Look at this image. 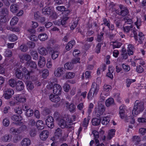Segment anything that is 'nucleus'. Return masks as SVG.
I'll use <instances>...</instances> for the list:
<instances>
[{"instance_id": "nucleus-36", "label": "nucleus", "mask_w": 146, "mask_h": 146, "mask_svg": "<svg viewBox=\"0 0 146 146\" xmlns=\"http://www.w3.org/2000/svg\"><path fill=\"white\" fill-rule=\"evenodd\" d=\"M128 54L126 50L124 48H122L121 50V55L123 58L125 59H127L128 58Z\"/></svg>"}, {"instance_id": "nucleus-46", "label": "nucleus", "mask_w": 146, "mask_h": 146, "mask_svg": "<svg viewBox=\"0 0 146 146\" xmlns=\"http://www.w3.org/2000/svg\"><path fill=\"white\" fill-rule=\"evenodd\" d=\"M73 65L72 62H67L64 65L65 68L67 70H71L73 68Z\"/></svg>"}, {"instance_id": "nucleus-45", "label": "nucleus", "mask_w": 146, "mask_h": 146, "mask_svg": "<svg viewBox=\"0 0 146 146\" xmlns=\"http://www.w3.org/2000/svg\"><path fill=\"white\" fill-rule=\"evenodd\" d=\"M11 139V135H5L3 137L2 140L5 142H7L10 141Z\"/></svg>"}, {"instance_id": "nucleus-52", "label": "nucleus", "mask_w": 146, "mask_h": 146, "mask_svg": "<svg viewBox=\"0 0 146 146\" xmlns=\"http://www.w3.org/2000/svg\"><path fill=\"white\" fill-rule=\"evenodd\" d=\"M76 108V106L73 104H70L68 107L69 111L72 112L75 111Z\"/></svg>"}, {"instance_id": "nucleus-8", "label": "nucleus", "mask_w": 146, "mask_h": 146, "mask_svg": "<svg viewBox=\"0 0 146 146\" xmlns=\"http://www.w3.org/2000/svg\"><path fill=\"white\" fill-rule=\"evenodd\" d=\"M2 15H0V21L1 22H5L6 20V17L9 13L8 10L7 9L3 8L2 10Z\"/></svg>"}, {"instance_id": "nucleus-50", "label": "nucleus", "mask_w": 146, "mask_h": 146, "mask_svg": "<svg viewBox=\"0 0 146 146\" xmlns=\"http://www.w3.org/2000/svg\"><path fill=\"white\" fill-rule=\"evenodd\" d=\"M135 79H127L125 81L127 87V88L129 87L131 84L135 82Z\"/></svg>"}, {"instance_id": "nucleus-47", "label": "nucleus", "mask_w": 146, "mask_h": 146, "mask_svg": "<svg viewBox=\"0 0 146 146\" xmlns=\"http://www.w3.org/2000/svg\"><path fill=\"white\" fill-rule=\"evenodd\" d=\"M89 118H85L83 122L81 123L82 126L85 128L86 127L89 123Z\"/></svg>"}, {"instance_id": "nucleus-54", "label": "nucleus", "mask_w": 146, "mask_h": 146, "mask_svg": "<svg viewBox=\"0 0 146 146\" xmlns=\"http://www.w3.org/2000/svg\"><path fill=\"white\" fill-rule=\"evenodd\" d=\"M55 135H57L58 137H60L62 136V130L60 128H58L56 130L55 132Z\"/></svg>"}, {"instance_id": "nucleus-64", "label": "nucleus", "mask_w": 146, "mask_h": 146, "mask_svg": "<svg viewBox=\"0 0 146 146\" xmlns=\"http://www.w3.org/2000/svg\"><path fill=\"white\" fill-rule=\"evenodd\" d=\"M63 87L64 90L66 92H68L70 88V86L66 82L64 84Z\"/></svg>"}, {"instance_id": "nucleus-48", "label": "nucleus", "mask_w": 146, "mask_h": 146, "mask_svg": "<svg viewBox=\"0 0 146 146\" xmlns=\"http://www.w3.org/2000/svg\"><path fill=\"white\" fill-rule=\"evenodd\" d=\"M31 55L33 58L35 60H37L38 58V54L36 51H33L31 52Z\"/></svg>"}, {"instance_id": "nucleus-63", "label": "nucleus", "mask_w": 146, "mask_h": 146, "mask_svg": "<svg viewBox=\"0 0 146 146\" xmlns=\"http://www.w3.org/2000/svg\"><path fill=\"white\" fill-rule=\"evenodd\" d=\"M28 65L30 67L33 68H36V65L35 63L33 61L31 60H30V62L27 65Z\"/></svg>"}, {"instance_id": "nucleus-51", "label": "nucleus", "mask_w": 146, "mask_h": 146, "mask_svg": "<svg viewBox=\"0 0 146 146\" xmlns=\"http://www.w3.org/2000/svg\"><path fill=\"white\" fill-rule=\"evenodd\" d=\"M27 89L30 90H32L34 88L33 83L30 81L27 82Z\"/></svg>"}, {"instance_id": "nucleus-49", "label": "nucleus", "mask_w": 146, "mask_h": 146, "mask_svg": "<svg viewBox=\"0 0 146 146\" xmlns=\"http://www.w3.org/2000/svg\"><path fill=\"white\" fill-rule=\"evenodd\" d=\"M113 96L115 98L118 103H121V100L120 97L119 93H115L113 94Z\"/></svg>"}, {"instance_id": "nucleus-16", "label": "nucleus", "mask_w": 146, "mask_h": 146, "mask_svg": "<svg viewBox=\"0 0 146 146\" xmlns=\"http://www.w3.org/2000/svg\"><path fill=\"white\" fill-rule=\"evenodd\" d=\"M14 98L16 100L20 102H24L26 101L25 96L24 95L17 94Z\"/></svg>"}, {"instance_id": "nucleus-35", "label": "nucleus", "mask_w": 146, "mask_h": 146, "mask_svg": "<svg viewBox=\"0 0 146 146\" xmlns=\"http://www.w3.org/2000/svg\"><path fill=\"white\" fill-rule=\"evenodd\" d=\"M75 41H70L68 43L66 46V49L67 50H69L70 49L72 48L74 44Z\"/></svg>"}, {"instance_id": "nucleus-27", "label": "nucleus", "mask_w": 146, "mask_h": 146, "mask_svg": "<svg viewBox=\"0 0 146 146\" xmlns=\"http://www.w3.org/2000/svg\"><path fill=\"white\" fill-rule=\"evenodd\" d=\"M46 61L44 57L42 56L40 57L38 63V66L40 68L43 67L45 65Z\"/></svg>"}, {"instance_id": "nucleus-10", "label": "nucleus", "mask_w": 146, "mask_h": 146, "mask_svg": "<svg viewBox=\"0 0 146 146\" xmlns=\"http://www.w3.org/2000/svg\"><path fill=\"white\" fill-rule=\"evenodd\" d=\"M65 70L63 67H58L55 71V76L59 77L63 75L65 72Z\"/></svg>"}, {"instance_id": "nucleus-44", "label": "nucleus", "mask_w": 146, "mask_h": 146, "mask_svg": "<svg viewBox=\"0 0 146 146\" xmlns=\"http://www.w3.org/2000/svg\"><path fill=\"white\" fill-rule=\"evenodd\" d=\"M9 40L11 42H14L17 39V36L15 34H12L8 36Z\"/></svg>"}, {"instance_id": "nucleus-30", "label": "nucleus", "mask_w": 146, "mask_h": 146, "mask_svg": "<svg viewBox=\"0 0 146 146\" xmlns=\"http://www.w3.org/2000/svg\"><path fill=\"white\" fill-rule=\"evenodd\" d=\"M134 28H135V29H136L135 27H133V26L131 25L129 26L124 27L123 29L125 33H128L130 31H131V32L132 33V31L134 29Z\"/></svg>"}, {"instance_id": "nucleus-28", "label": "nucleus", "mask_w": 146, "mask_h": 146, "mask_svg": "<svg viewBox=\"0 0 146 146\" xmlns=\"http://www.w3.org/2000/svg\"><path fill=\"white\" fill-rule=\"evenodd\" d=\"M115 130L111 129L110 130L108 133L106 139L110 140L115 135Z\"/></svg>"}, {"instance_id": "nucleus-53", "label": "nucleus", "mask_w": 146, "mask_h": 146, "mask_svg": "<svg viewBox=\"0 0 146 146\" xmlns=\"http://www.w3.org/2000/svg\"><path fill=\"white\" fill-rule=\"evenodd\" d=\"M26 115L28 117L32 116L33 113V111L31 109H28L25 113Z\"/></svg>"}, {"instance_id": "nucleus-43", "label": "nucleus", "mask_w": 146, "mask_h": 146, "mask_svg": "<svg viewBox=\"0 0 146 146\" xmlns=\"http://www.w3.org/2000/svg\"><path fill=\"white\" fill-rule=\"evenodd\" d=\"M10 133L13 134L18 135L20 134L19 129H16L14 127L11 128L10 130Z\"/></svg>"}, {"instance_id": "nucleus-55", "label": "nucleus", "mask_w": 146, "mask_h": 146, "mask_svg": "<svg viewBox=\"0 0 146 146\" xmlns=\"http://www.w3.org/2000/svg\"><path fill=\"white\" fill-rule=\"evenodd\" d=\"M122 45V44L120 42H115L113 43V48H119Z\"/></svg>"}, {"instance_id": "nucleus-58", "label": "nucleus", "mask_w": 146, "mask_h": 146, "mask_svg": "<svg viewBox=\"0 0 146 146\" xmlns=\"http://www.w3.org/2000/svg\"><path fill=\"white\" fill-rule=\"evenodd\" d=\"M27 46L28 48H33L35 46V43L31 41L28 42L27 44Z\"/></svg>"}, {"instance_id": "nucleus-37", "label": "nucleus", "mask_w": 146, "mask_h": 146, "mask_svg": "<svg viewBox=\"0 0 146 146\" xmlns=\"http://www.w3.org/2000/svg\"><path fill=\"white\" fill-rule=\"evenodd\" d=\"M19 19L17 17H13L11 20L10 24L11 26H14L16 25Z\"/></svg>"}, {"instance_id": "nucleus-33", "label": "nucleus", "mask_w": 146, "mask_h": 146, "mask_svg": "<svg viewBox=\"0 0 146 146\" xmlns=\"http://www.w3.org/2000/svg\"><path fill=\"white\" fill-rule=\"evenodd\" d=\"M17 82L15 79L11 78L9 80L8 83L10 86L12 87H14L16 86Z\"/></svg>"}, {"instance_id": "nucleus-59", "label": "nucleus", "mask_w": 146, "mask_h": 146, "mask_svg": "<svg viewBox=\"0 0 146 146\" xmlns=\"http://www.w3.org/2000/svg\"><path fill=\"white\" fill-rule=\"evenodd\" d=\"M111 89V87L109 85L105 84L103 86V90L104 92H108Z\"/></svg>"}, {"instance_id": "nucleus-1", "label": "nucleus", "mask_w": 146, "mask_h": 146, "mask_svg": "<svg viewBox=\"0 0 146 146\" xmlns=\"http://www.w3.org/2000/svg\"><path fill=\"white\" fill-rule=\"evenodd\" d=\"M143 104L138 100H136L135 103V106L132 111L133 115L136 116L143 111L144 110Z\"/></svg>"}, {"instance_id": "nucleus-34", "label": "nucleus", "mask_w": 146, "mask_h": 146, "mask_svg": "<svg viewBox=\"0 0 146 146\" xmlns=\"http://www.w3.org/2000/svg\"><path fill=\"white\" fill-rule=\"evenodd\" d=\"M78 18L76 17L75 20L70 26V28L71 30L74 29L77 26L78 21Z\"/></svg>"}, {"instance_id": "nucleus-12", "label": "nucleus", "mask_w": 146, "mask_h": 146, "mask_svg": "<svg viewBox=\"0 0 146 146\" xmlns=\"http://www.w3.org/2000/svg\"><path fill=\"white\" fill-rule=\"evenodd\" d=\"M59 125L62 128H68L69 125H71V124L69 122V120H68L67 121L65 119H61L59 121Z\"/></svg>"}, {"instance_id": "nucleus-57", "label": "nucleus", "mask_w": 146, "mask_h": 146, "mask_svg": "<svg viewBox=\"0 0 146 146\" xmlns=\"http://www.w3.org/2000/svg\"><path fill=\"white\" fill-rule=\"evenodd\" d=\"M3 125L5 126H8L10 124V121L7 118H4L3 121Z\"/></svg>"}, {"instance_id": "nucleus-9", "label": "nucleus", "mask_w": 146, "mask_h": 146, "mask_svg": "<svg viewBox=\"0 0 146 146\" xmlns=\"http://www.w3.org/2000/svg\"><path fill=\"white\" fill-rule=\"evenodd\" d=\"M99 89V85L94 82L93 83L90 90L93 93L94 96H96L97 94Z\"/></svg>"}, {"instance_id": "nucleus-31", "label": "nucleus", "mask_w": 146, "mask_h": 146, "mask_svg": "<svg viewBox=\"0 0 146 146\" xmlns=\"http://www.w3.org/2000/svg\"><path fill=\"white\" fill-rule=\"evenodd\" d=\"M114 101L113 99L112 98H110L108 99L106 101L105 104L106 106L109 107L111 106L114 105Z\"/></svg>"}, {"instance_id": "nucleus-11", "label": "nucleus", "mask_w": 146, "mask_h": 146, "mask_svg": "<svg viewBox=\"0 0 146 146\" xmlns=\"http://www.w3.org/2000/svg\"><path fill=\"white\" fill-rule=\"evenodd\" d=\"M45 121L46 125L48 127L52 128L54 127V119L51 116L47 117Z\"/></svg>"}, {"instance_id": "nucleus-29", "label": "nucleus", "mask_w": 146, "mask_h": 146, "mask_svg": "<svg viewBox=\"0 0 146 146\" xmlns=\"http://www.w3.org/2000/svg\"><path fill=\"white\" fill-rule=\"evenodd\" d=\"M37 128L38 129L42 130L44 127V124L41 120H38L36 123Z\"/></svg>"}, {"instance_id": "nucleus-14", "label": "nucleus", "mask_w": 146, "mask_h": 146, "mask_svg": "<svg viewBox=\"0 0 146 146\" xmlns=\"http://www.w3.org/2000/svg\"><path fill=\"white\" fill-rule=\"evenodd\" d=\"M119 7L121 11L120 12L118 13L119 15H121L122 16H125L128 14L129 11L126 7H124L122 5H119Z\"/></svg>"}, {"instance_id": "nucleus-41", "label": "nucleus", "mask_w": 146, "mask_h": 146, "mask_svg": "<svg viewBox=\"0 0 146 146\" xmlns=\"http://www.w3.org/2000/svg\"><path fill=\"white\" fill-rule=\"evenodd\" d=\"M59 52L57 51L53 50L51 51L52 58L53 59H56L58 56Z\"/></svg>"}, {"instance_id": "nucleus-38", "label": "nucleus", "mask_w": 146, "mask_h": 146, "mask_svg": "<svg viewBox=\"0 0 146 146\" xmlns=\"http://www.w3.org/2000/svg\"><path fill=\"white\" fill-rule=\"evenodd\" d=\"M92 133L94 136V139H95V141L96 143L97 144L99 143V141L98 139L99 137V133L98 132L96 131H94L92 132Z\"/></svg>"}, {"instance_id": "nucleus-24", "label": "nucleus", "mask_w": 146, "mask_h": 146, "mask_svg": "<svg viewBox=\"0 0 146 146\" xmlns=\"http://www.w3.org/2000/svg\"><path fill=\"white\" fill-rule=\"evenodd\" d=\"M19 9V5L16 4H13L10 7V11L13 13H17Z\"/></svg>"}, {"instance_id": "nucleus-20", "label": "nucleus", "mask_w": 146, "mask_h": 146, "mask_svg": "<svg viewBox=\"0 0 146 146\" xmlns=\"http://www.w3.org/2000/svg\"><path fill=\"white\" fill-rule=\"evenodd\" d=\"M53 9V8L52 7H46L42 9V11L44 14L48 15Z\"/></svg>"}, {"instance_id": "nucleus-7", "label": "nucleus", "mask_w": 146, "mask_h": 146, "mask_svg": "<svg viewBox=\"0 0 146 146\" xmlns=\"http://www.w3.org/2000/svg\"><path fill=\"white\" fill-rule=\"evenodd\" d=\"M19 58L20 61L22 62H24L25 61H27V64H28L31 60V56L29 54H22L20 55Z\"/></svg>"}, {"instance_id": "nucleus-17", "label": "nucleus", "mask_w": 146, "mask_h": 146, "mask_svg": "<svg viewBox=\"0 0 146 146\" xmlns=\"http://www.w3.org/2000/svg\"><path fill=\"white\" fill-rule=\"evenodd\" d=\"M103 23L102 25H105L108 27V28L110 30H113L114 28V26L113 24H110V22L109 20H107L106 18H104L103 20Z\"/></svg>"}, {"instance_id": "nucleus-22", "label": "nucleus", "mask_w": 146, "mask_h": 146, "mask_svg": "<svg viewBox=\"0 0 146 146\" xmlns=\"http://www.w3.org/2000/svg\"><path fill=\"white\" fill-rule=\"evenodd\" d=\"M119 114L120 118L123 119L124 117V113H125V110L126 109V106L124 105H122L119 108Z\"/></svg>"}, {"instance_id": "nucleus-60", "label": "nucleus", "mask_w": 146, "mask_h": 146, "mask_svg": "<svg viewBox=\"0 0 146 146\" xmlns=\"http://www.w3.org/2000/svg\"><path fill=\"white\" fill-rule=\"evenodd\" d=\"M136 71L138 73H141L144 71V69L141 66H138L136 67Z\"/></svg>"}, {"instance_id": "nucleus-32", "label": "nucleus", "mask_w": 146, "mask_h": 146, "mask_svg": "<svg viewBox=\"0 0 146 146\" xmlns=\"http://www.w3.org/2000/svg\"><path fill=\"white\" fill-rule=\"evenodd\" d=\"M132 140L134 143L135 145H138L139 142L141 141L140 137L138 135L133 136L132 138Z\"/></svg>"}, {"instance_id": "nucleus-39", "label": "nucleus", "mask_w": 146, "mask_h": 146, "mask_svg": "<svg viewBox=\"0 0 146 146\" xmlns=\"http://www.w3.org/2000/svg\"><path fill=\"white\" fill-rule=\"evenodd\" d=\"M38 38L40 41H44L47 39L48 36L46 34H41L39 35Z\"/></svg>"}, {"instance_id": "nucleus-13", "label": "nucleus", "mask_w": 146, "mask_h": 146, "mask_svg": "<svg viewBox=\"0 0 146 146\" xmlns=\"http://www.w3.org/2000/svg\"><path fill=\"white\" fill-rule=\"evenodd\" d=\"M62 88L57 84H54L53 88V92L56 95H60L61 92Z\"/></svg>"}, {"instance_id": "nucleus-2", "label": "nucleus", "mask_w": 146, "mask_h": 146, "mask_svg": "<svg viewBox=\"0 0 146 146\" xmlns=\"http://www.w3.org/2000/svg\"><path fill=\"white\" fill-rule=\"evenodd\" d=\"M105 108L104 105L99 102H98V105L96 106L94 109V111L96 115L98 117H103L104 115V112Z\"/></svg>"}, {"instance_id": "nucleus-5", "label": "nucleus", "mask_w": 146, "mask_h": 146, "mask_svg": "<svg viewBox=\"0 0 146 146\" xmlns=\"http://www.w3.org/2000/svg\"><path fill=\"white\" fill-rule=\"evenodd\" d=\"M11 119L12 120L15 121V122H13V123L14 124L17 125H20L23 124V122L21 121L23 118L20 115H13L12 116Z\"/></svg>"}, {"instance_id": "nucleus-42", "label": "nucleus", "mask_w": 146, "mask_h": 146, "mask_svg": "<svg viewBox=\"0 0 146 146\" xmlns=\"http://www.w3.org/2000/svg\"><path fill=\"white\" fill-rule=\"evenodd\" d=\"M110 119L109 117L106 116L104 117L102 121V123L104 125H106L110 122Z\"/></svg>"}, {"instance_id": "nucleus-3", "label": "nucleus", "mask_w": 146, "mask_h": 146, "mask_svg": "<svg viewBox=\"0 0 146 146\" xmlns=\"http://www.w3.org/2000/svg\"><path fill=\"white\" fill-rule=\"evenodd\" d=\"M132 33L133 34V37L136 43L137 44H142L144 38V34L142 33L139 32L138 34H137L136 32V29H135V28L132 31Z\"/></svg>"}, {"instance_id": "nucleus-21", "label": "nucleus", "mask_w": 146, "mask_h": 146, "mask_svg": "<svg viewBox=\"0 0 146 146\" xmlns=\"http://www.w3.org/2000/svg\"><path fill=\"white\" fill-rule=\"evenodd\" d=\"M16 86L17 90L19 91L23 90L24 87L23 82L20 80H18L17 82Z\"/></svg>"}, {"instance_id": "nucleus-6", "label": "nucleus", "mask_w": 146, "mask_h": 146, "mask_svg": "<svg viewBox=\"0 0 146 146\" xmlns=\"http://www.w3.org/2000/svg\"><path fill=\"white\" fill-rule=\"evenodd\" d=\"M14 94L13 90L11 89H6L4 90V93L3 96L6 99H9L11 98Z\"/></svg>"}, {"instance_id": "nucleus-15", "label": "nucleus", "mask_w": 146, "mask_h": 146, "mask_svg": "<svg viewBox=\"0 0 146 146\" xmlns=\"http://www.w3.org/2000/svg\"><path fill=\"white\" fill-rule=\"evenodd\" d=\"M49 136V132L47 130L42 131L40 133L39 136L40 139L42 141H45L48 138Z\"/></svg>"}, {"instance_id": "nucleus-23", "label": "nucleus", "mask_w": 146, "mask_h": 146, "mask_svg": "<svg viewBox=\"0 0 146 146\" xmlns=\"http://www.w3.org/2000/svg\"><path fill=\"white\" fill-rule=\"evenodd\" d=\"M135 50L134 46L131 44H129L127 48V52L128 55H132Z\"/></svg>"}, {"instance_id": "nucleus-62", "label": "nucleus", "mask_w": 146, "mask_h": 146, "mask_svg": "<svg viewBox=\"0 0 146 146\" xmlns=\"http://www.w3.org/2000/svg\"><path fill=\"white\" fill-rule=\"evenodd\" d=\"M101 44L98 43L95 48V52L98 54L100 52L101 48Z\"/></svg>"}, {"instance_id": "nucleus-26", "label": "nucleus", "mask_w": 146, "mask_h": 146, "mask_svg": "<svg viewBox=\"0 0 146 146\" xmlns=\"http://www.w3.org/2000/svg\"><path fill=\"white\" fill-rule=\"evenodd\" d=\"M31 141L28 138H24L21 142L22 146H29L31 144Z\"/></svg>"}, {"instance_id": "nucleus-19", "label": "nucleus", "mask_w": 146, "mask_h": 146, "mask_svg": "<svg viewBox=\"0 0 146 146\" xmlns=\"http://www.w3.org/2000/svg\"><path fill=\"white\" fill-rule=\"evenodd\" d=\"M59 95L51 94L49 96V99L52 102L55 103H57L60 100V97L58 96Z\"/></svg>"}, {"instance_id": "nucleus-4", "label": "nucleus", "mask_w": 146, "mask_h": 146, "mask_svg": "<svg viewBox=\"0 0 146 146\" xmlns=\"http://www.w3.org/2000/svg\"><path fill=\"white\" fill-rule=\"evenodd\" d=\"M23 67L21 65H18L16 66L14 68L16 76L18 79H21L22 77Z\"/></svg>"}, {"instance_id": "nucleus-61", "label": "nucleus", "mask_w": 146, "mask_h": 146, "mask_svg": "<svg viewBox=\"0 0 146 146\" xmlns=\"http://www.w3.org/2000/svg\"><path fill=\"white\" fill-rule=\"evenodd\" d=\"M12 52L9 49L7 50L5 52L4 55L7 57H11L12 56Z\"/></svg>"}, {"instance_id": "nucleus-40", "label": "nucleus", "mask_w": 146, "mask_h": 146, "mask_svg": "<svg viewBox=\"0 0 146 146\" xmlns=\"http://www.w3.org/2000/svg\"><path fill=\"white\" fill-rule=\"evenodd\" d=\"M101 119L97 118H93L92 120V124L94 125H98L100 124Z\"/></svg>"}, {"instance_id": "nucleus-25", "label": "nucleus", "mask_w": 146, "mask_h": 146, "mask_svg": "<svg viewBox=\"0 0 146 146\" xmlns=\"http://www.w3.org/2000/svg\"><path fill=\"white\" fill-rule=\"evenodd\" d=\"M38 53L42 55H45L48 53L46 49L44 47L40 46L38 48Z\"/></svg>"}, {"instance_id": "nucleus-18", "label": "nucleus", "mask_w": 146, "mask_h": 146, "mask_svg": "<svg viewBox=\"0 0 146 146\" xmlns=\"http://www.w3.org/2000/svg\"><path fill=\"white\" fill-rule=\"evenodd\" d=\"M30 72H31L28 71L26 68L23 67V68L22 77H23L26 80H29L30 77Z\"/></svg>"}, {"instance_id": "nucleus-56", "label": "nucleus", "mask_w": 146, "mask_h": 146, "mask_svg": "<svg viewBox=\"0 0 146 146\" xmlns=\"http://www.w3.org/2000/svg\"><path fill=\"white\" fill-rule=\"evenodd\" d=\"M75 76V74L74 73L72 72H69L66 74V78H73Z\"/></svg>"}]
</instances>
